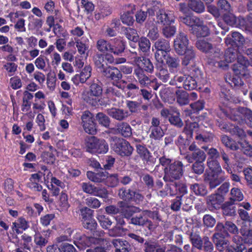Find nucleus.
<instances>
[{
  "mask_svg": "<svg viewBox=\"0 0 252 252\" xmlns=\"http://www.w3.org/2000/svg\"><path fill=\"white\" fill-rule=\"evenodd\" d=\"M189 40L187 35L183 32H180L174 41V47L176 52L180 55H184L185 50L188 47Z\"/></svg>",
  "mask_w": 252,
  "mask_h": 252,
  "instance_id": "10",
  "label": "nucleus"
},
{
  "mask_svg": "<svg viewBox=\"0 0 252 252\" xmlns=\"http://www.w3.org/2000/svg\"><path fill=\"white\" fill-rule=\"evenodd\" d=\"M168 120L170 124L178 128L182 127L184 125L183 122L180 118V113L178 111L170 114Z\"/></svg>",
  "mask_w": 252,
  "mask_h": 252,
  "instance_id": "38",
  "label": "nucleus"
},
{
  "mask_svg": "<svg viewBox=\"0 0 252 252\" xmlns=\"http://www.w3.org/2000/svg\"><path fill=\"white\" fill-rule=\"evenodd\" d=\"M204 179L205 182L209 185L211 189L215 188L224 180L221 174H204Z\"/></svg>",
  "mask_w": 252,
  "mask_h": 252,
  "instance_id": "20",
  "label": "nucleus"
},
{
  "mask_svg": "<svg viewBox=\"0 0 252 252\" xmlns=\"http://www.w3.org/2000/svg\"><path fill=\"white\" fill-rule=\"evenodd\" d=\"M110 47V42L104 39H99L96 42V48L101 53L109 52Z\"/></svg>",
  "mask_w": 252,
  "mask_h": 252,
  "instance_id": "46",
  "label": "nucleus"
},
{
  "mask_svg": "<svg viewBox=\"0 0 252 252\" xmlns=\"http://www.w3.org/2000/svg\"><path fill=\"white\" fill-rule=\"evenodd\" d=\"M229 237L224 235V233L220 231H216L212 236L214 243L217 250L220 252H223L229 244V241L226 238Z\"/></svg>",
  "mask_w": 252,
  "mask_h": 252,
  "instance_id": "14",
  "label": "nucleus"
},
{
  "mask_svg": "<svg viewBox=\"0 0 252 252\" xmlns=\"http://www.w3.org/2000/svg\"><path fill=\"white\" fill-rule=\"evenodd\" d=\"M216 231L223 232L224 235L230 237V234L239 236V229L236 225L231 221H226L224 223L218 222L215 228Z\"/></svg>",
  "mask_w": 252,
  "mask_h": 252,
  "instance_id": "9",
  "label": "nucleus"
},
{
  "mask_svg": "<svg viewBox=\"0 0 252 252\" xmlns=\"http://www.w3.org/2000/svg\"><path fill=\"white\" fill-rule=\"evenodd\" d=\"M99 140L94 136L86 137L85 141L87 151L90 153H94Z\"/></svg>",
  "mask_w": 252,
  "mask_h": 252,
  "instance_id": "39",
  "label": "nucleus"
},
{
  "mask_svg": "<svg viewBox=\"0 0 252 252\" xmlns=\"http://www.w3.org/2000/svg\"><path fill=\"white\" fill-rule=\"evenodd\" d=\"M111 149L122 157H128L133 152V148L128 141L125 139L116 136L111 138Z\"/></svg>",
  "mask_w": 252,
  "mask_h": 252,
  "instance_id": "2",
  "label": "nucleus"
},
{
  "mask_svg": "<svg viewBox=\"0 0 252 252\" xmlns=\"http://www.w3.org/2000/svg\"><path fill=\"white\" fill-rule=\"evenodd\" d=\"M116 133L120 134L125 137H129L132 135V129L130 125L126 122L118 123L112 129Z\"/></svg>",
  "mask_w": 252,
  "mask_h": 252,
  "instance_id": "21",
  "label": "nucleus"
},
{
  "mask_svg": "<svg viewBox=\"0 0 252 252\" xmlns=\"http://www.w3.org/2000/svg\"><path fill=\"white\" fill-rule=\"evenodd\" d=\"M242 240L248 245H252V229L241 228L240 230Z\"/></svg>",
  "mask_w": 252,
  "mask_h": 252,
  "instance_id": "40",
  "label": "nucleus"
},
{
  "mask_svg": "<svg viewBox=\"0 0 252 252\" xmlns=\"http://www.w3.org/2000/svg\"><path fill=\"white\" fill-rule=\"evenodd\" d=\"M190 189L196 195L204 196L207 193V189L203 184H194L190 186Z\"/></svg>",
  "mask_w": 252,
  "mask_h": 252,
  "instance_id": "45",
  "label": "nucleus"
},
{
  "mask_svg": "<svg viewBox=\"0 0 252 252\" xmlns=\"http://www.w3.org/2000/svg\"><path fill=\"white\" fill-rule=\"evenodd\" d=\"M199 18L196 17H191L188 16L180 17V21L181 22L190 27L191 28H192L196 24H197V22L199 21Z\"/></svg>",
  "mask_w": 252,
  "mask_h": 252,
  "instance_id": "59",
  "label": "nucleus"
},
{
  "mask_svg": "<svg viewBox=\"0 0 252 252\" xmlns=\"http://www.w3.org/2000/svg\"><path fill=\"white\" fill-rule=\"evenodd\" d=\"M234 243L235 252H247L248 249L246 246V243L242 240L240 236H234L232 238Z\"/></svg>",
  "mask_w": 252,
  "mask_h": 252,
  "instance_id": "31",
  "label": "nucleus"
},
{
  "mask_svg": "<svg viewBox=\"0 0 252 252\" xmlns=\"http://www.w3.org/2000/svg\"><path fill=\"white\" fill-rule=\"evenodd\" d=\"M134 74L136 77V80L140 84L141 87H147L153 81L147 76L140 68H136L134 70Z\"/></svg>",
  "mask_w": 252,
  "mask_h": 252,
  "instance_id": "24",
  "label": "nucleus"
},
{
  "mask_svg": "<svg viewBox=\"0 0 252 252\" xmlns=\"http://www.w3.org/2000/svg\"><path fill=\"white\" fill-rule=\"evenodd\" d=\"M82 125L86 132L90 134H95L96 132L94 115L89 111H85L81 117Z\"/></svg>",
  "mask_w": 252,
  "mask_h": 252,
  "instance_id": "5",
  "label": "nucleus"
},
{
  "mask_svg": "<svg viewBox=\"0 0 252 252\" xmlns=\"http://www.w3.org/2000/svg\"><path fill=\"white\" fill-rule=\"evenodd\" d=\"M94 153L104 154L108 150V145L104 139H100Z\"/></svg>",
  "mask_w": 252,
  "mask_h": 252,
  "instance_id": "61",
  "label": "nucleus"
},
{
  "mask_svg": "<svg viewBox=\"0 0 252 252\" xmlns=\"http://www.w3.org/2000/svg\"><path fill=\"white\" fill-rule=\"evenodd\" d=\"M136 151L142 159L149 160L151 157L150 153L148 150L145 146L141 145H137L136 146Z\"/></svg>",
  "mask_w": 252,
  "mask_h": 252,
  "instance_id": "50",
  "label": "nucleus"
},
{
  "mask_svg": "<svg viewBox=\"0 0 252 252\" xmlns=\"http://www.w3.org/2000/svg\"><path fill=\"white\" fill-rule=\"evenodd\" d=\"M245 42L244 37L239 32H232L231 35H227L225 38V43L227 46L237 48L242 46Z\"/></svg>",
  "mask_w": 252,
  "mask_h": 252,
  "instance_id": "13",
  "label": "nucleus"
},
{
  "mask_svg": "<svg viewBox=\"0 0 252 252\" xmlns=\"http://www.w3.org/2000/svg\"><path fill=\"white\" fill-rule=\"evenodd\" d=\"M236 203L229 200L225 202L221 208L222 214L225 216L234 217L236 215Z\"/></svg>",
  "mask_w": 252,
  "mask_h": 252,
  "instance_id": "25",
  "label": "nucleus"
},
{
  "mask_svg": "<svg viewBox=\"0 0 252 252\" xmlns=\"http://www.w3.org/2000/svg\"><path fill=\"white\" fill-rule=\"evenodd\" d=\"M119 183L118 174H107L105 175L103 184L109 187H114Z\"/></svg>",
  "mask_w": 252,
  "mask_h": 252,
  "instance_id": "44",
  "label": "nucleus"
},
{
  "mask_svg": "<svg viewBox=\"0 0 252 252\" xmlns=\"http://www.w3.org/2000/svg\"><path fill=\"white\" fill-rule=\"evenodd\" d=\"M115 248V252H129L131 250V246L127 241L122 239H116L112 241Z\"/></svg>",
  "mask_w": 252,
  "mask_h": 252,
  "instance_id": "23",
  "label": "nucleus"
},
{
  "mask_svg": "<svg viewBox=\"0 0 252 252\" xmlns=\"http://www.w3.org/2000/svg\"><path fill=\"white\" fill-rule=\"evenodd\" d=\"M188 7L192 11L198 13H202L204 11V4L200 0H189Z\"/></svg>",
  "mask_w": 252,
  "mask_h": 252,
  "instance_id": "36",
  "label": "nucleus"
},
{
  "mask_svg": "<svg viewBox=\"0 0 252 252\" xmlns=\"http://www.w3.org/2000/svg\"><path fill=\"white\" fill-rule=\"evenodd\" d=\"M109 52L113 53L115 55H120L124 52L125 49V44L120 38H114L111 40Z\"/></svg>",
  "mask_w": 252,
  "mask_h": 252,
  "instance_id": "19",
  "label": "nucleus"
},
{
  "mask_svg": "<svg viewBox=\"0 0 252 252\" xmlns=\"http://www.w3.org/2000/svg\"><path fill=\"white\" fill-rule=\"evenodd\" d=\"M183 174H164L163 180L166 182H173L174 184L172 185V188H170V195L174 196H184L188 192L187 187L186 185L180 181H175L179 180Z\"/></svg>",
  "mask_w": 252,
  "mask_h": 252,
  "instance_id": "1",
  "label": "nucleus"
},
{
  "mask_svg": "<svg viewBox=\"0 0 252 252\" xmlns=\"http://www.w3.org/2000/svg\"><path fill=\"white\" fill-rule=\"evenodd\" d=\"M158 71L156 73L157 76L163 82L168 81L170 78V75L168 70L161 66H157Z\"/></svg>",
  "mask_w": 252,
  "mask_h": 252,
  "instance_id": "47",
  "label": "nucleus"
},
{
  "mask_svg": "<svg viewBox=\"0 0 252 252\" xmlns=\"http://www.w3.org/2000/svg\"><path fill=\"white\" fill-rule=\"evenodd\" d=\"M94 65L99 72L108 66V64L114 63V58L111 54L96 53L93 57Z\"/></svg>",
  "mask_w": 252,
  "mask_h": 252,
  "instance_id": "8",
  "label": "nucleus"
},
{
  "mask_svg": "<svg viewBox=\"0 0 252 252\" xmlns=\"http://www.w3.org/2000/svg\"><path fill=\"white\" fill-rule=\"evenodd\" d=\"M33 95L27 91H25L23 93L22 99V104L21 109L24 112H28L31 107L32 100Z\"/></svg>",
  "mask_w": 252,
  "mask_h": 252,
  "instance_id": "28",
  "label": "nucleus"
},
{
  "mask_svg": "<svg viewBox=\"0 0 252 252\" xmlns=\"http://www.w3.org/2000/svg\"><path fill=\"white\" fill-rule=\"evenodd\" d=\"M212 52H209L211 54L210 56L211 60L214 61L213 63L214 65L216 67L225 68L227 66V64L222 61L224 59V55L223 52L220 49L217 48H213L211 50Z\"/></svg>",
  "mask_w": 252,
  "mask_h": 252,
  "instance_id": "15",
  "label": "nucleus"
},
{
  "mask_svg": "<svg viewBox=\"0 0 252 252\" xmlns=\"http://www.w3.org/2000/svg\"><path fill=\"white\" fill-rule=\"evenodd\" d=\"M34 242L39 247L42 248L45 246L48 241L46 237L43 236L40 233H36L34 236Z\"/></svg>",
  "mask_w": 252,
  "mask_h": 252,
  "instance_id": "58",
  "label": "nucleus"
},
{
  "mask_svg": "<svg viewBox=\"0 0 252 252\" xmlns=\"http://www.w3.org/2000/svg\"><path fill=\"white\" fill-rule=\"evenodd\" d=\"M164 59L165 60L166 64L168 65L170 72L176 73L178 71L180 68V63L178 57L167 56Z\"/></svg>",
  "mask_w": 252,
  "mask_h": 252,
  "instance_id": "27",
  "label": "nucleus"
},
{
  "mask_svg": "<svg viewBox=\"0 0 252 252\" xmlns=\"http://www.w3.org/2000/svg\"><path fill=\"white\" fill-rule=\"evenodd\" d=\"M144 214L149 218L152 219L154 224H156L157 226L158 223L161 221V218L159 214L158 209V208H153V211L150 210H144Z\"/></svg>",
  "mask_w": 252,
  "mask_h": 252,
  "instance_id": "32",
  "label": "nucleus"
},
{
  "mask_svg": "<svg viewBox=\"0 0 252 252\" xmlns=\"http://www.w3.org/2000/svg\"><path fill=\"white\" fill-rule=\"evenodd\" d=\"M171 159L166 158L165 157H162L159 158L160 164L157 166L155 168V172H160L162 170L164 171L165 168H169L171 164Z\"/></svg>",
  "mask_w": 252,
  "mask_h": 252,
  "instance_id": "48",
  "label": "nucleus"
},
{
  "mask_svg": "<svg viewBox=\"0 0 252 252\" xmlns=\"http://www.w3.org/2000/svg\"><path fill=\"white\" fill-rule=\"evenodd\" d=\"M224 201V197L219 193L212 194L208 196L206 200L208 209L212 211H215L221 208Z\"/></svg>",
  "mask_w": 252,
  "mask_h": 252,
  "instance_id": "12",
  "label": "nucleus"
},
{
  "mask_svg": "<svg viewBox=\"0 0 252 252\" xmlns=\"http://www.w3.org/2000/svg\"><path fill=\"white\" fill-rule=\"evenodd\" d=\"M141 209L135 206H126L122 209V214L127 219H131L136 213H140Z\"/></svg>",
  "mask_w": 252,
  "mask_h": 252,
  "instance_id": "35",
  "label": "nucleus"
},
{
  "mask_svg": "<svg viewBox=\"0 0 252 252\" xmlns=\"http://www.w3.org/2000/svg\"><path fill=\"white\" fill-rule=\"evenodd\" d=\"M106 112L109 116L119 121L126 120L129 116L127 110L115 107L107 109Z\"/></svg>",
  "mask_w": 252,
  "mask_h": 252,
  "instance_id": "17",
  "label": "nucleus"
},
{
  "mask_svg": "<svg viewBox=\"0 0 252 252\" xmlns=\"http://www.w3.org/2000/svg\"><path fill=\"white\" fill-rule=\"evenodd\" d=\"M232 112L239 118L244 117L245 119L252 122V111L247 108L240 107L237 110L233 109Z\"/></svg>",
  "mask_w": 252,
  "mask_h": 252,
  "instance_id": "29",
  "label": "nucleus"
},
{
  "mask_svg": "<svg viewBox=\"0 0 252 252\" xmlns=\"http://www.w3.org/2000/svg\"><path fill=\"white\" fill-rule=\"evenodd\" d=\"M231 197L229 200L234 202H239L243 199L244 196L241 190L238 188H233L230 192Z\"/></svg>",
  "mask_w": 252,
  "mask_h": 252,
  "instance_id": "49",
  "label": "nucleus"
},
{
  "mask_svg": "<svg viewBox=\"0 0 252 252\" xmlns=\"http://www.w3.org/2000/svg\"><path fill=\"white\" fill-rule=\"evenodd\" d=\"M158 243L156 241L149 240L144 243L145 252H155Z\"/></svg>",
  "mask_w": 252,
  "mask_h": 252,
  "instance_id": "64",
  "label": "nucleus"
},
{
  "mask_svg": "<svg viewBox=\"0 0 252 252\" xmlns=\"http://www.w3.org/2000/svg\"><path fill=\"white\" fill-rule=\"evenodd\" d=\"M133 62L143 70L149 73H152L154 71V65L151 61L145 57L136 56L133 58Z\"/></svg>",
  "mask_w": 252,
  "mask_h": 252,
  "instance_id": "16",
  "label": "nucleus"
},
{
  "mask_svg": "<svg viewBox=\"0 0 252 252\" xmlns=\"http://www.w3.org/2000/svg\"><path fill=\"white\" fill-rule=\"evenodd\" d=\"M222 18L227 25L230 26H236L237 18L231 11L224 14Z\"/></svg>",
  "mask_w": 252,
  "mask_h": 252,
  "instance_id": "53",
  "label": "nucleus"
},
{
  "mask_svg": "<svg viewBox=\"0 0 252 252\" xmlns=\"http://www.w3.org/2000/svg\"><path fill=\"white\" fill-rule=\"evenodd\" d=\"M73 238L74 244L80 249H84L95 243L94 237H88L80 233H76Z\"/></svg>",
  "mask_w": 252,
  "mask_h": 252,
  "instance_id": "11",
  "label": "nucleus"
},
{
  "mask_svg": "<svg viewBox=\"0 0 252 252\" xmlns=\"http://www.w3.org/2000/svg\"><path fill=\"white\" fill-rule=\"evenodd\" d=\"M29 227V222L23 217H20L17 222L12 223V228L17 234L22 233L23 230H26Z\"/></svg>",
  "mask_w": 252,
  "mask_h": 252,
  "instance_id": "26",
  "label": "nucleus"
},
{
  "mask_svg": "<svg viewBox=\"0 0 252 252\" xmlns=\"http://www.w3.org/2000/svg\"><path fill=\"white\" fill-rule=\"evenodd\" d=\"M213 135L212 133H197L195 139L200 144L202 143H208L210 142L213 140Z\"/></svg>",
  "mask_w": 252,
  "mask_h": 252,
  "instance_id": "51",
  "label": "nucleus"
},
{
  "mask_svg": "<svg viewBox=\"0 0 252 252\" xmlns=\"http://www.w3.org/2000/svg\"><path fill=\"white\" fill-rule=\"evenodd\" d=\"M184 171L183 163L180 161H175L170 164L169 168H164V173H182Z\"/></svg>",
  "mask_w": 252,
  "mask_h": 252,
  "instance_id": "33",
  "label": "nucleus"
},
{
  "mask_svg": "<svg viewBox=\"0 0 252 252\" xmlns=\"http://www.w3.org/2000/svg\"><path fill=\"white\" fill-rule=\"evenodd\" d=\"M82 223L85 228L89 230L91 232L96 229L97 224L94 218L82 220Z\"/></svg>",
  "mask_w": 252,
  "mask_h": 252,
  "instance_id": "62",
  "label": "nucleus"
},
{
  "mask_svg": "<svg viewBox=\"0 0 252 252\" xmlns=\"http://www.w3.org/2000/svg\"><path fill=\"white\" fill-rule=\"evenodd\" d=\"M230 46L226 50L224 55L225 62L226 63H232L234 62L238 55V48H235Z\"/></svg>",
  "mask_w": 252,
  "mask_h": 252,
  "instance_id": "30",
  "label": "nucleus"
},
{
  "mask_svg": "<svg viewBox=\"0 0 252 252\" xmlns=\"http://www.w3.org/2000/svg\"><path fill=\"white\" fill-rule=\"evenodd\" d=\"M139 48L143 52H148L150 50L151 43L149 40L145 37H142L139 40Z\"/></svg>",
  "mask_w": 252,
  "mask_h": 252,
  "instance_id": "60",
  "label": "nucleus"
},
{
  "mask_svg": "<svg viewBox=\"0 0 252 252\" xmlns=\"http://www.w3.org/2000/svg\"><path fill=\"white\" fill-rule=\"evenodd\" d=\"M102 93L100 82L98 80H93L90 86L89 94L87 102L93 106L98 105L99 96Z\"/></svg>",
  "mask_w": 252,
  "mask_h": 252,
  "instance_id": "4",
  "label": "nucleus"
},
{
  "mask_svg": "<svg viewBox=\"0 0 252 252\" xmlns=\"http://www.w3.org/2000/svg\"><path fill=\"white\" fill-rule=\"evenodd\" d=\"M199 82L191 77L187 76L184 82V88L186 90H192L196 88Z\"/></svg>",
  "mask_w": 252,
  "mask_h": 252,
  "instance_id": "52",
  "label": "nucleus"
},
{
  "mask_svg": "<svg viewBox=\"0 0 252 252\" xmlns=\"http://www.w3.org/2000/svg\"><path fill=\"white\" fill-rule=\"evenodd\" d=\"M203 243L202 244L201 250L205 252H213L214 250V246L213 243L210 241L207 236L203 237Z\"/></svg>",
  "mask_w": 252,
  "mask_h": 252,
  "instance_id": "63",
  "label": "nucleus"
},
{
  "mask_svg": "<svg viewBox=\"0 0 252 252\" xmlns=\"http://www.w3.org/2000/svg\"><path fill=\"white\" fill-rule=\"evenodd\" d=\"M189 151L191 154H187L185 158L190 163L203 162L206 159V156L205 152L199 149L194 142L192 143L189 147Z\"/></svg>",
  "mask_w": 252,
  "mask_h": 252,
  "instance_id": "6",
  "label": "nucleus"
},
{
  "mask_svg": "<svg viewBox=\"0 0 252 252\" xmlns=\"http://www.w3.org/2000/svg\"><path fill=\"white\" fill-rule=\"evenodd\" d=\"M197 48L203 52L209 53L212 52V45L205 39H199L196 42Z\"/></svg>",
  "mask_w": 252,
  "mask_h": 252,
  "instance_id": "37",
  "label": "nucleus"
},
{
  "mask_svg": "<svg viewBox=\"0 0 252 252\" xmlns=\"http://www.w3.org/2000/svg\"><path fill=\"white\" fill-rule=\"evenodd\" d=\"M183 198L182 196H177L171 200L170 208L172 211L177 212L180 210L183 201Z\"/></svg>",
  "mask_w": 252,
  "mask_h": 252,
  "instance_id": "55",
  "label": "nucleus"
},
{
  "mask_svg": "<svg viewBox=\"0 0 252 252\" xmlns=\"http://www.w3.org/2000/svg\"><path fill=\"white\" fill-rule=\"evenodd\" d=\"M75 44L78 52L83 57L86 58L88 55L89 46L83 43L79 39H75Z\"/></svg>",
  "mask_w": 252,
  "mask_h": 252,
  "instance_id": "43",
  "label": "nucleus"
},
{
  "mask_svg": "<svg viewBox=\"0 0 252 252\" xmlns=\"http://www.w3.org/2000/svg\"><path fill=\"white\" fill-rule=\"evenodd\" d=\"M189 238L192 246L199 251L201 250L203 237L201 238L197 233L191 232Z\"/></svg>",
  "mask_w": 252,
  "mask_h": 252,
  "instance_id": "34",
  "label": "nucleus"
},
{
  "mask_svg": "<svg viewBox=\"0 0 252 252\" xmlns=\"http://www.w3.org/2000/svg\"><path fill=\"white\" fill-rule=\"evenodd\" d=\"M144 214V210H141L140 213L136 214L130 219V223L140 226H146L150 231H153L156 227L157 224H154L150 220L146 218Z\"/></svg>",
  "mask_w": 252,
  "mask_h": 252,
  "instance_id": "7",
  "label": "nucleus"
},
{
  "mask_svg": "<svg viewBox=\"0 0 252 252\" xmlns=\"http://www.w3.org/2000/svg\"><path fill=\"white\" fill-rule=\"evenodd\" d=\"M96 119L98 123L105 127H108L110 124L109 118L102 112L98 113L96 115Z\"/></svg>",
  "mask_w": 252,
  "mask_h": 252,
  "instance_id": "54",
  "label": "nucleus"
},
{
  "mask_svg": "<svg viewBox=\"0 0 252 252\" xmlns=\"http://www.w3.org/2000/svg\"><path fill=\"white\" fill-rule=\"evenodd\" d=\"M157 21L163 25L170 24L174 21V13L171 11L159 9L157 12Z\"/></svg>",
  "mask_w": 252,
  "mask_h": 252,
  "instance_id": "18",
  "label": "nucleus"
},
{
  "mask_svg": "<svg viewBox=\"0 0 252 252\" xmlns=\"http://www.w3.org/2000/svg\"><path fill=\"white\" fill-rule=\"evenodd\" d=\"M177 102L180 105H185L189 102V96L188 94L183 91L178 90L176 92Z\"/></svg>",
  "mask_w": 252,
  "mask_h": 252,
  "instance_id": "41",
  "label": "nucleus"
},
{
  "mask_svg": "<svg viewBox=\"0 0 252 252\" xmlns=\"http://www.w3.org/2000/svg\"><path fill=\"white\" fill-rule=\"evenodd\" d=\"M191 32L198 37H205L208 36L209 33V29L207 26L204 25L203 22L199 19L197 24L191 28Z\"/></svg>",
  "mask_w": 252,
  "mask_h": 252,
  "instance_id": "22",
  "label": "nucleus"
},
{
  "mask_svg": "<svg viewBox=\"0 0 252 252\" xmlns=\"http://www.w3.org/2000/svg\"><path fill=\"white\" fill-rule=\"evenodd\" d=\"M154 46L156 49L155 57L157 61L163 63L164 58L171 50L169 42L165 39L160 38L155 42Z\"/></svg>",
  "mask_w": 252,
  "mask_h": 252,
  "instance_id": "3",
  "label": "nucleus"
},
{
  "mask_svg": "<svg viewBox=\"0 0 252 252\" xmlns=\"http://www.w3.org/2000/svg\"><path fill=\"white\" fill-rule=\"evenodd\" d=\"M184 55H185V56L182 60V63L185 66L188 65L190 62L193 61L195 57L194 51L191 47H189L186 50H185Z\"/></svg>",
  "mask_w": 252,
  "mask_h": 252,
  "instance_id": "42",
  "label": "nucleus"
},
{
  "mask_svg": "<svg viewBox=\"0 0 252 252\" xmlns=\"http://www.w3.org/2000/svg\"><path fill=\"white\" fill-rule=\"evenodd\" d=\"M150 137L155 140H159L164 135V132L161 127L149 128Z\"/></svg>",
  "mask_w": 252,
  "mask_h": 252,
  "instance_id": "57",
  "label": "nucleus"
},
{
  "mask_svg": "<svg viewBox=\"0 0 252 252\" xmlns=\"http://www.w3.org/2000/svg\"><path fill=\"white\" fill-rule=\"evenodd\" d=\"M125 34L128 39L133 42H137L139 39V35L136 30L127 28L125 31Z\"/></svg>",
  "mask_w": 252,
  "mask_h": 252,
  "instance_id": "56",
  "label": "nucleus"
}]
</instances>
